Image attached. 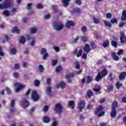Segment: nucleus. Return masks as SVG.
<instances>
[{"mask_svg": "<svg viewBox=\"0 0 126 126\" xmlns=\"http://www.w3.org/2000/svg\"><path fill=\"white\" fill-rule=\"evenodd\" d=\"M108 71L107 70V69L105 68L100 72H98L96 76L95 77V81L99 82L100 80H102L104 77H106L108 75Z\"/></svg>", "mask_w": 126, "mask_h": 126, "instance_id": "f257e3e1", "label": "nucleus"}, {"mask_svg": "<svg viewBox=\"0 0 126 126\" xmlns=\"http://www.w3.org/2000/svg\"><path fill=\"white\" fill-rule=\"evenodd\" d=\"M104 108L102 105H100L94 111V115H97L98 118H101L105 115V111H103Z\"/></svg>", "mask_w": 126, "mask_h": 126, "instance_id": "f03ea898", "label": "nucleus"}, {"mask_svg": "<svg viewBox=\"0 0 126 126\" xmlns=\"http://www.w3.org/2000/svg\"><path fill=\"white\" fill-rule=\"evenodd\" d=\"M63 107L61 103H58L55 105L54 111L56 112V113H57L59 116H62V113H63Z\"/></svg>", "mask_w": 126, "mask_h": 126, "instance_id": "7ed1b4c3", "label": "nucleus"}, {"mask_svg": "<svg viewBox=\"0 0 126 126\" xmlns=\"http://www.w3.org/2000/svg\"><path fill=\"white\" fill-rule=\"evenodd\" d=\"M31 98L34 102H37L39 100L40 96L36 91H32L31 95Z\"/></svg>", "mask_w": 126, "mask_h": 126, "instance_id": "20e7f679", "label": "nucleus"}, {"mask_svg": "<svg viewBox=\"0 0 126 126\" xmlns=\"http://www.w3.org/2000/svg\"><path fill=\"white\" fill-rule=\"evenodd\" d=\"M55 23V29L57 31H59L60 30H62L63 28V25L61 22H54Z\"/></svg>", "mask_w": 126, "mask_h": 126, "instance_id": "39448f33", "label": "nucleus"}, {"mask_svg": "<svg viewBox=\"0 0 126 126\" xmlns=\"http://www.w3.org/2000/svg\"><path fill=\"white\" fill-rule=\"evenodd\" d=\"M120 40L121 44H126V37L124 32H120Z\"/></svg>", "mask_w": 126, "mask_h": 126, "instance_id": "423d86ee", "label": "nucleus"}, {"mask_svg": "<svg viewBox=\"0 0 126 126\" xmlns=\"http://www.w3.org/2000/svg\"><path fill=\"white\" fill-rule=\"evenodd\" d=\"M3 6L4 9L11 7V1L9 0H5L3 2Z\"/></svg>", "mask_w": 126, "mask_h": 126, "instance_id": "0eeeda50", "label": "nucleus"}, {"mask_svg": "<svg viewBox=\"0 0 126 126\" xmlns=\"http://www.w3.org/2000/svg\"><path fill=\"white\" fill-rule=\"evenodd\" d=\"M85 101L82 100L79 102L78 104V108L80 110V112H82V110H83L84 108H85Z\"/></svg>", "mask_w": 126, "mask_h": 126, "instance_id": "6e6552de", "label": "nucleus"}, {"mask_svg": "<svg viewBox=\"0 0 126 126\" xmlns=\"http://www.w3.org/2000/svg\"><path fill=\"white\" fill-rule=\"evenodd\" d=\"M65 77L67 79L68 83H71L72 81L70 78H71V77H75V74L70 73L69 74L66 75Z\"/></svg>", "mask_w": 126, "mask_h": 126, "instance_id": "1a4fd4ad", "label": "nucleus"}, {"mask_svg": "<svg viewBox=\"0 0 126 126\" xmlns=\"http://www.w3.org/2000/svg\"><path fill=\"white\" fill-rule=\"evenodd\" d=\"M117 110L115 108H111V111L110 112V116L111 118H115L117 116Z\"/></svg>", "mask_w": 126, "mask_h": 126, "instance_id": "9d476101", "label": "nucleus"}, {"mask_svg": "<svg viewBox=\"0 0 126 126\" xmlns=\"http://www.w3.org/2000/svg\"><path fill=\"white\" fill-rule=\"evenodd\" d=\"M65 26L67 28H70L71 26H75V23L71 21H68Z\"/></svg>", "mask_w": 126, "mask_h": 126, "instance_id": "9b49d317", "label": "nucleus"}, {"mask_svg": "<svg viewBox=\"0 0 126 126\" xmlns=\"http://www.w3.org/2000/svg\"><path fill=\"white\" fill-rule=\"evenodd\" d=\"M84 51L87 53H88L91 51V48L90 47V45L88 44H85L84 47Z\"/></svg>", "mask_w": 126, "mask_h": 126, "instance_id": "f8f14e48", "label": "nucleus"}, {"mask_svg": "<svg viewBox=\"0 0 126 126\" xmlns=\"http://www.w3.org/2000/svg\"><path fill=\"white\" fill-rule=\"evenodd\" d=\"M14 105H15V100L14 99H12L10 103V107L12 108L10 109L11 112H15V109L14 108Z\"/></svg>", "mask_w": 126, "mask_h": 126, "instance_id": "ddd939ff", "label": "nucleus"}, {"mask_svg": "<svg viewBox=\"0 0 126 126\" xmlns=\"http://www.w3.org/2000/svg\"><path fill=\"white\" fill-rule=\"evenodd\" d=\"M65 87V83H64L63 81H61L60 83L57 84V85L56 86V88H57L58 89H59L60 87H61V88H64Z\"/></svg>", "mask_w": 126, "mask_h": 126, "instance_id": "4468645a", "label": "nucleus"}, {"mask_svg": "<svg viewBox=\"0 0 126 126\" xmlns=\"http://www.w3.org/2000/svg\"><path fill=\"white\" fill-rule=\"evenodd\" d=\"M121 20H122V21H126V10H124L123 11Z\"/></svg>", "mask_w": 126, "mask_h": 126, "instance_id": "2eb2a0df", "label": "nucleus"}, {"mask_svg": "<svg viewBox=\"0 0 126 126\" xmlns=\"http://www.w3.org/2000/svg\"><path fill=\"white\" fill-rule=\"evenodd\" d=\"M111 57H112L114 61H119V60H120L119 56L117 55V54L116 53V52H112Z\"/></svg>", "mask_w": 126, "mask_h": 126, "instance_id": "dca6fc26", "label": "nucleus"}, {"mask_svg": "<svg viewBox=\"0 0 126 126\" xmlns=\"http://www.w3.org/2000/svg\"><path fill=\"white\" fill-rule=\"evenodd\" d=\"M68 105L69 107H71L72 110H73V109H74V106H75V103L73 100H70L68 102Z\"/></svg>", "mask_w": 126, "mask_h": 126, "instance_id": "f3484780", "label": "nucleus"}, {"mask_svg": "<svg viewBox=\"0 0 126 126\" xmlns=\"http://www.w3.org/2000/svg\"><path fill=\"white\" fill-rule=\"evenodd\" d=\"M126 72H122L119 75V79L120 80H123L126 78Z\"/></svg>", "mask_w": 126, "mask_h": 126, "instance_id": "a211bd4d", "label": "nucleus"}, {"mask_svg": "<svg viewBox=\"0 0 126 126\" xmlns=\"http://www.w3.org/2000/svg\"><path fill=\"white\" fill-rule=\"evenodd\" d=\"M73 12L77 13V14H80L81 13V10L78 7H76L73 9Z\"/></svg>", "mask_w": 126, "mask_h": 126, "instance_id": "6ab92c4d", "label": "nucleus"}, {"mask_svg": "<svg viewBox=\"0 0 126 126\" xmlns=\"http://www.w3.org/2000/svg\"><path fill=\"white\" fill-rule=\"evenodd\" d=\"M12 33H17V34L19 33L20 30H18L17 27H14L12 30Z\"/></svg>", "mask_w": 126, "mask_h": 126, "instance_id": "aec40b11", "label": "nucleus"}, {"mask_svg": "<svg viewBox=\"0 0 126 126\" xmlns=\"http://www.w3.org/2000/svg\"><path fill=\"white\" fill-rule=\"evenodd\" d=\"M40 83H41V82L39 80L37 79L35 80L33 82V84L34 86H35V87H39V86H40Z\"/></svg>", "mask_w": 126, "mask_h": 126, "instance_id": "412c9836", "label": "nucleus"}, {"mask_svg": "<svg viewBox=\"0 0 126 126\" xmlns=\"http://www.w3.org/2000/svg\"><path fill=\"white\" fill-rule=\"evenodd\" d=\"M87 80H86V83L87 84H89L90 82H92L93 81V78L90 76H88L87 77Z\"/></svg>", "mask_w": 126, "mask_h": 126, "instance_id": "4be33fe9", "label": "nucleus"}, {"mask_svg": "<svg viewBox=\"0 0 126 126\" xmlns=\"http://www.w3.org/2000/svg\"><path fill=\"white\" fill-rule=\"evenodd\" d=\"M71 0H62V2L64 6H67L69 4V1Z\"/></svg>", "mask_w": 126, "mask_h": 126, "instance_id": "5701e85b", "label": "nucleus"}, {"mask_svg": "<svg viewBox=\"0 0 126 126\" xmlns=\"http://www.w3.org/2000/svg\"><path fill=\"white\" fill-rule=\"evenodd\" d=\"M110 44V42L109 40H107L103 42V47L104 48H107V47H109V45Z\"/></svg>", "mask_w": 126, "mask_h": 126, "instance_id": "b1692460", "label": "nucleus"}, {"mask_svg": "<svg viewBox=\"0 0 126 126\" xmlns=\"http://www.w3.org/2000/svg\"><path fill=\"white\" fill-rule=\"evenodd\" d=\"M118 101L115 100L113 101V103L112 104L111 107L112 108H114L115 109H117L118 107Z\"/></svg>", "mask_w": 126, "mask_h": 126, "instance_id": "393cba45", "label": "nucleus"}, {"mask_svg": "<svg viewBox=\"0 0 126 126\" xmlns=\"http://www.w3.org/2000/svg\"><path fill=\"white\" fill-rule=\"evenodd\" d=\"M87 95L89 98H91V97L93 96V92L91 90H88Z\"/></svg>", "mask_w": 126, "mask_h": 126, "instance_id": "a878e982", "label": "nucleus"}, {"mask_svg": "<svg viewBox=\"0 0 126 126\" xmlns=\"http://www.w3.org/2000/svg\"><path fill=\"white\" fill-rule=\"evenodd\" d=\"M42 121L44 123H48L50 122V118L49 117L45 116L42 118Z\"/></svg>", "mask_w": 126, "mask_h": 126, "instance_id": "bb28decb", "label": "nucleus"}, {"mask_svg": "<svg viewBox=\"0 0 126 126\" xmlns=\"http://www.w3.org/2000/svg\"><path fill=\"white\" fill-rule=\"evenodd\" d=\"M24 88V85H19V87L16 88L15 91L16 92H19L21 89Z\"/></svg>", "mask_w": 126, "mask_h": 126, "instance_id": "cd10ccee", "label": "nucleus"}, {"mask_svg": "<svg viewBox=\"0 0 126 126\" xmlns=\"http://www.w3.org/2000/svg\"><path fill=\"white\" fill-rule=\"evenodd\" d=\"M91 47H92V49L93 50H95V49H97V46L96 44H95L94 42L92 41L90 44Z\"/></svg>", "mask_w": 126, "mask_h": 126, "instance_id": "c85d7f7f", "label": "nucleus"}, {"mask_svg": "<svg viewBox=\"0 0 126 126\" xmlns=\"http://www.w3.org/2000/svg\"><path fill=\"white\" fill-rule=\"evenodd\" d=\"M52 8L53 9V11L55 13H58V12H59V10L58 9V6L54 5L52 6Z\"/></svg>", "mask_w": 126, "mask_h": 126, "instance_id": "c756f323", "label": "nucleus"}, {"mask_svg": "<svg viewBox=\"0 0 126 126\" xmlns=\"http://www.w3.org/2000/svg\"><path fill=\"white\" fill-rule=\"evenodd\" d=\"M116 86L117 89L119 90V89H120V88H121V87H122L123 86V84L120 83L119 81H118L116 82Z\"/></svg>", "mask_w": 126, "mask_h": 126, "instance_id": "7c9ffc66", "label": "nucleus"}, {"mask_svg": "<svg viewBox=\"0 0 126 126\" xmlns=\"http://www.w3.org/2000/svg\"><path fill=\"white\" fill-rule=\"evenodd\" d=\"M103 22L107 27H112V24L110 22H107V21H103Z\"/></svg>", "mask_w": 126, "mask_h": 126, "instance_id": "2f4dec72", "label": "nucleus"}, {"mask_svg": "<svg viewBox=\"0 0 126 126\" xmlns=\"http://www.w3.org/2000/svg\"><path fill=\"white\" fill-rule=\"evenodd\" d=\"M110 22L112 24H114V23H115L116 24H118V20H117L116 18H113V19H111Z\"/></svg>", "mask_w": 126, "mask_h": 126, "instance_id": "473e14b6", "label": "nucleus"}, {"mask_svg": "<svg viewBox=\"0 0 126 126\" xmlns=\"http://www.w3.org/2000/svg\"><path fill=\"white\" fill-rule=\"evenodd\" d=\"M81 31L83 33H86L87 32V27L86 26H83L81 29Z\"/></svg>", "mask_w": 126, "mask_h": 126, "instance_id": "72a5a7b5", "label": "nucleus"}, {"mask_svg": "<svg viewBox=\"0 0 126 126\" xmlns=\"http://www.w3.org/2000/svg\"><path fill=\"white\" fill-rule=\"evenodd\" d=\"M93 21L95 24H99L100 23V20L99 19H96L94 17L93 18Z\"/></svg>", "mask_w": 126, "mask_h": 126, "instance_id": "f704fd0d", "label": "nucleus"}, {"mask_svg": "<svg viewBox=\"0 0 126 126\" xmlns=\"http://www.w3.org/2000/svg\"><path fill=\"white\" fill-rule=\"evenodd\" d=\"M38 69L39 70V72H43L44 70H45V69L44 68V66H43V65L41 64L39 65Z\"/></svg>", "mask_w": 126, "mask_h": 126, "instance_id": "c9c22d12", "label": "nucleus"}, {"mask_svg": "<svg viewBox=\"0 0 126 126\" xmlns=\"http://www.w3.org/2000/svg\"><path fill=\"white\" fill-rule=\"evenodd\" d=\"M111 45L112 46H113V47H115V48H117V47H118V42H117V41L112 40Z\"/></svg>", "mask_w": 126, "mask_h": 126, "instance_id": "e433bc0d", "label": "nucleus"}, {"mask_svg": "<svg viewBox=\"0 0 126 126\" xmlns=\"http://www.w3.org/2000/svg\"><path fill=\"white\" fill-rule=\"evenodd\" d=\"M19 42L21 44H24V43H25V42H26V40L24 36H21V39L19 40Z\"/></svg>", "mask_w": 126, "mask_h": 126, "instance_id": "4c0bfd02", "label": "nucleus"}, {"mask_svg": "<svg viewBox=\"0 0 126 126\" xmlns=\"http://www.w3.org/2000/svg\"><path fill=\"white\" fill-rule=\"evenodd\" d=\"M17 52V51H16V49H15V48H12L10 50V53L11 54H12V55H15Z\"/></svg>", "mask_w": 126, "mask_h": 126, "instance_id": "58836bf2", "label": "nucleus"}, {"mask_svg": "<svg viewBox=\"0 0 126 126\" xmlns=\"http://www.w3.org/2000/svg\"><path fill=\"white\" fill-rule=\"evenodd\" d=\"M82 41L84 42L85 43L88 41V37L85 35L82 37Z\"/></svg>", "mask_w": 126, "mask_h": 126, "instance_id": "ea45409f", "label": "nucleus"}, {"mask_svg": "<svg viewBox=\"0 0 126 126\" xmlns=\"http://www.w3.org/2000/svg\"><path fill=\"white\" fill-rule=\"evenodd\" d=\"M82 53H83V50H80L77 53V57L79 58V57H81V55H82Z\"/></svg>", "mask_w": 126, "mask_h": 126, "instance_id": "a19ab883", "label": "nucleus"}, {"mask_svg": "<svg viewBox=\"0 0 126 126\" xmlns=\"http://www.w3.org/2000/svg\"><path fill=\"white\" fill-rule=\"evenodd\" d=\"M36 32H37V30L36 29L32 28L30 29L31 34H34Z\"/></svg>", "mask_w": 126, "mask_h": 126, "instance_id": "79ce46f5", "label": "nucleus"}, {"mask_svg": "<svg viewBox=\"0 0 126 126\" xmlns=\"http://www.w3.org/2000/svg\"><path fill=\"white\" fill-rule=\"evenodd\" d=\"M3 14L5 15V16H9V11L7 10H5L3 11Z\"/></svg>", "mask_w": 126, "mask_h": 126, "instance_id": "37998d69", "label": "nucleus"}, {"mask_svg": "<svg viewBox=\"0 0 126 126\" xmlns=\"http://www.w3.org/2000/svg\"><path fill=\"white\" fill-rule=\"evenodd\" d=\"M24 103L25 104V108H26L30 104L29 103V102L27 100H25L24 101Z\"/></svg>", "mask_w": 126, "mask_h": 126, "instance_id": "c03bdc74", "label": "nucleus"}, {"mask_svg": "<svg viewBox=\"0 0 126 126\" xmlns=\"http://www.w3.org/2000/svg\"><path fill=\"white\" fill-rule=\"evenodd\" d=\"M47 50L45 48H42L40 52V55H45V54H47Z\"/></svg>", "mask_w": 126, "mask_h": 126, "instance_id": "a18cd8bd", "label": "nucleus"}, {"mask_svg": "<svg viewBox=\"0 0 126 126\" xmlns=\"http://www.w3.org/2000/svg\"><path fill=\"white\" fill-rule=\"evenodd\" d=\"M75 64L76 65L75 67L76 69H79V68H80V64L78 62H76Z\"/></svg>", "mask_w": 126, "mask_h": 126, "instance_id": "49530a36", "label": "nucleus"}, {"mask_svg": "<svg viewBox=\"0 0 126 126\" xmlns=\"http://www.w3.org/2000/svg\"><path fill=\"white\" fill-rule=\"evenodd\" d=\"M36 7L38 9H42V8H44V6H43V5L41 4L38 3L36 5Z\"/></svg>", "mask_w": 126, "mask_h": 126, "instance_id": "de8ad7c7", "label": "nucleus"}, {"mask_svg": "<svg viewBox=\"0 0 126 126\" xmlns=\"http://www.w3.org/2000/svg\"><path fill=\"white\" fill-rule=\"evenodd\" d=\"M13 75L15 78H19V73H17V72H15L13 73Z\"/></svg>", "mask_w": 126, "mask_h": 126, "instance_id": "09e8293b", "label": "nucleus"}, {"mask_svg": "<svg viewBox=\"0 0 126 126\" xmlns=\"http://www.w3.org/2000/svg\"><path fill=\"white\" fill-rule=\"evenodd\" d=\"M125 25H126V22H121L119 23V27H123V26H125Z\"/></svg>", "mask_w": 126, "mask_h": 126, "instance_id": "8fccbe9b", "label": "nucleus"}, {"mask_svg": "<svg viewBox=\"0 0 126 126\" xmlns=\"http://www.w3.org/2000/svg\"><path fill=\"white\" fill-rule=\"evenodd\" d=\"M52 81V79H51V78H48L46 79V83L47 85H51V82Z\"/></svg>", "mask_w": 126, "mask_h": 126, "instance_id": "3c124183", "label": "nucleus"}, {"mask_svg": "<svg viewBox=\"0 0 126 126\" xmlns=\"http://www.w3.org/2000/svg\"><path fill=\"white\" fill-rule=\"evenodd\" d=\"M56 72H60V71H62V66H58L56 67Z\"/></svg>", "mask_w": 126, "mask_h": 126, "instance_id": "603ef678", "label": "nucleus"}, {"mask_svg": "<svg viewBox=\"0 0 126 126\" xmlns=\"http://www.w3.org/2000/svg\"><path fill=\"white\" fill-rule=\"evenodd\" d=\"M5 90L6 91L7 94H8V95H10V94H11V90H10L9 88H6Z\"/></svg>", "mask_w": 126, "mask_h": 126, "instance_id": "864d4df0", "label": "nucleus"}, {"mask_svg": "<svg viewBox=\"0 0 126 126\" xmlns=\"http://www.w3.org/2000/svg\"><path fill=\"white\" fill-rule=\"evenodd\" d=\"M58 63V61L57 60H52V65L53 66L54 65H56Z\"/></svg>", "mask_w": 126, "mask_h": 126, "instance_id": "5fc2aeb1", "label": "nucleus"}, {"mask_svg": "<svg viewBox=\"0 0 126 126\" xmlns=\"http://www.w3.org/2000/svg\"><path fill=\"white\" fill-rule=\"evenodd\" d=\"M106 17L108 18V19H111V18H112V14H111V13H106Z\"/></svg>", "mask_w": 126, "mask_h": 126, "instance_id": "6e6d98bb", "label": "nucleus"}, {"mask_svg": "<svg viewBox=\"0 0 126 126\" xmlns=\"http://www.w3.org/2000/svg\"><path fill=\"white\" fill-rule=\"evenodd\" d=\"M122 54H124V50L120 49L119 52L117 53V55L121 56V55H122Z\"/></svg>", "mask_w": 126, "mask_h": 126, "instance_id": "4d7b16f0", "label": "nucleus"}, {"mask_svg": "<svg viewBox=\"0 0 126 126\" xmlns=\"http://www.w3.org/2000/svg\"><path fill=\"white\" fill-rule=\"evenodd\" d=\"M48 56H49V54H48V53L44 54L42 57L43 60H44V61L47 60V58H48Z\"/></svg>", "mask_w": 126, "mask_h": 126, "instance_id": "13d9d810", "label": "nucleus"}, {"mask_svg": "<svg viewBox=\"0 0 126 126\" xmlns=\"http://www.w3.org/2000/svg\"><path fill=\"white\" fill-rule=\"evenodd\" d=\"M76 4H78V5H81L82 2L81 1V0H76Z\"/></svg>", "mask_w": 126, "mask_h": 126, "instance_id": "bf43d9fd", "label": "nucleus"}, {"mask_svg": "<svg viewBox=\"0 0 126 126\" xmlns=\"http://www.w3.org/2000/svg\"><path fill=\"white\" fill-rule=\"evenodd\" d=\"M31 91L32 90L31 89H29L28 90H27L26 92V94H25L26 96H28V95H29L30 93H31Z\"/></svg>", "mask_w": 126, "mask_h": 126, "instance_id": "052dcab7", "label": "nucleus"}, {"mask_svg": "<svg viewBox=\"0 0 126 126\" xmlns=\"http://www.w3.org/2000/svg\"><path fill=\"white\" fill-rule=\"evenodd\" d=\"M49 110V106L45 105L43 107V111L44 112H47Z\"/></svg>", "mask_w": 126, "mask_h": 126, "instance_id": "680f3d73", "label": "nucleus"}, {"mask_svg": "<svg viewBox=\"0 0 126 126\" xmlns=\"http://www.w3.org/2000/svg\"><path fill=\"white\" fill-rule=\"evenodd\" d=\"M14 66H15V69H19L20 67V65H19V64H17V63L15 64Z\"/></svg>", "mask_w": 126, "mask_h": 126, "instance_id": "e2e57ef3", "label": "nucleus"}, {"mask_svg": "<svg viewBox=\"0 0 126 126\" xmlns=\"http://www.w3.org/2000/svg\"><path fill=\"white\" fill-rule=\"evenodd\" d=\"M93 108V105H91V104H88V105L87 107V109L88 110H91Z\"/></svg>", "mask_w": 126, "mask_h": 126, "instance_id": "0e129e2a", "label": "nucleus"}, {"mask_svg": "<svg viewBox=\"0 0 126 126\" xmlns=\"http://www.w3.org/2000/svg\"><path fill=\"white\" fill-rule=\"evenodd\" d=\"M82 58L84 60H86V59H87V54L84 53V54H83L82 56Z\"/></svg>", "mask_w": 126, "mask_h": 126, "instance_id": "69168bd1", "label": "nucleus"}, {"mask_svg": "<svg viewBox=\"0 0 126 126\" xmlns=\"http://www.w3.org/2000/svg\"><path fill=\"white\" fill-rule=\"evenodd\" d=\"M54 49L55 51L57 52H58L60 51V47H57V46H54Z\"/></svg>", "mask_w": 126, "mask_h": 126, "instance_id": "338daca9", "label": "nucleus"}, {"mask_svg": "<svg viewBox=\"0 0 126 126\" xmlns=\"http://www.w3.org/2000/svg\"><path fill=\"white\" fill-rule=\"evenodd\" d=\"M122 103H126V96L123 97L122 99Z\"/></svg>", "mask_w": 126, "mask_h": 126, "instance_id": "774afa93", "label": "nucleus"}]
</instances>
